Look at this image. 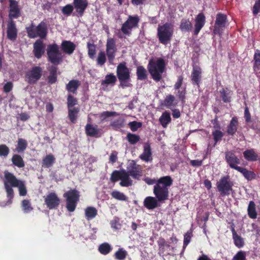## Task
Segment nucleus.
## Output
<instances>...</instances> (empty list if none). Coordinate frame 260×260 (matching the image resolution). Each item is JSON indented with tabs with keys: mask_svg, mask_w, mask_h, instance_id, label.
<instances>
[{
	"mask_svg": "<svg viewBox=\"0 0 260 260\" xmlns=\"http://www.w3.org/2000/svg\"><path fill=\"white\" fill-rule=\"evenodd\" d=\"M173 180L170 176H165L157 179L153 186L155 197H147L144 200V206L148 210H152L159 206L158 202H162L169 198V188L173 184Z\"/></svg>",
	"mask_w": 260,
	"mask_h": 260,
	"instance_id": "1",
	"label": "nucleus"
},
{
	"mask_svg": "<svg viewBox=\"0 0 260 260\" xmlns=\"http://www.w3.org/2000/svg\"><path fill=\"white\" fill-rule=\"evenodd\" d=\"M147 69L153 80L159 82L161 80L162 75L166 70L165 61L162 58H158L156 60L150 59Z\"/></svg>",
	"mask_w": 260,
	"mask_h": 260,
	"instance_id": "2",
	"label": "nucleus"
},
{
	"mask_svg": "<svg viewBox=\"0 0 260 260\" xmlns=\"http://www.w3.org/2000/svg\"><path fill=\"white\" fill-rule=\"evenodd\" d=\"M116 76L119 81V86L122 88L132 86L131 83V70L127 67L125 62H122L118 64L116 68Z\"/></svg>",
	"mask_w": 260,
	"mask_h": 260,
	"instance_id": "3",
	"label": "nucleus"
},
{
	"mask_svg": "<svg viewBox=\"0 0 260 260\" xmlns=\"http://www.w3.org/2000/svg\"><path fill=\"white\" fill-rule=\"evenodd\" d=\"M47 24L44 20L41 21L37 26L31 23L29 26L26 27L27 36L30 39L39 37V39H45L47 37Z\"/></svg>",
	"mask_w": 260,
	"mask_h": 260,
	"instance_id": "4",
	"label": "nucleus"
},
{
	"mask_svg": "<svg viewBox=\"0 0 260 260\" xmlns=\"http://www.w3.org/2000/svg\"><path fill=\"white\" fill-rule=\"evenodd\" d=\"M173 27L171 23L166 22L159 25L157 27V36L159 42L164 45L169 43L173 35Z\"/></svg>",
	"mask_w": 260,
	"mask_h": 260,
	"instance_id": "5",
	"label": "nucleus"
},
{
	"mask_svg": "<svg viewBox=\"0 0 260 260\" xmlns=\"http://www.w3.org/2000/svg\"><path fill=\"white\" fill-rule=\"evenodd\" d=\"M47 54L48 60L52 66H57L62 61V56L59 48L56 43L49 44L47 47Z\"/></svg>",
	"mask_w": 260,
	"mask_h": 260,
	"instance_id": "6",
	"label": "nucleus"
},
{
	"mask_svg": "<svg viewBox=\"0 0 260 260\" xmlns=\"http://www.w3.org/2000/svg\"><path fill=\"white\" fill-rule=\"evenodd\" d=\"M63 197L66 199L68 211L70 212L74 211L79 201V192L75 189H70L63 194Z\"/></svg>",
	"mask_w": 260,
	"mask_h": 260,
	"instance_id": "7",
	"label": "nucleus"
},
{
	"mask_svg": "<svg viewBox=\"0 0 260 260\" xmlns=\"http://www.w3.org/2000/svg\"><path fill=\"white\" fill-rule=\"evenodd\" d=\"M233 183L231 181L229 176L221 178L217 183V188L222 196L229 195L233 192Z\"/></svg>",
	"mask_w": 260,
	"mask_h": 260,
	"instance_id": "8",
	"label": "nucleus"
},
{
	"mask_svg": "<svg viewBox=\"0 0 260 260\" xmlns=\"http://www.w3.org/2000/svg\"><path fill=\"white\" fill-rule=\"evenodd\" d=\"M5 178L9 182L12 186L18 188L20 196H26L27 190L25 184L22 181L17 179L13 174L10 172L5 173Z\"/></svg>",
	"mask_w": 260,
	"mask_h": 260,
	"instance_id": "9",
	"label": "nucleus"
},
{
	"mask_svg": "<svg viewBox=\"0 0 260 260\" xmlns=\"http://www.w3.org/2000/svg\"><path fill=\"white\" fill-rule=\"evenodd\" d=\"M140 19L137 15H129L127 20L122 24L121 30L123 34L129 36L131 34L133 28L138 26Z\"/></svg>",
	"mask_w": 260,
	"mask_h": 260,
	"instance_id": "10",
	"label": "nucleus"
},
{
	"mask_svg": "<svg viewBox=\"0 0 260 260\" xmlns=\"http://www.w3.org/2000/svg\"><path fill=\"white\" fill-rule=\"evenodd\" d=\"M43 70L40 66L32 67L26 73V78L29 84H34L39 80L42 76Z\"/></svg>",
	"mask_w": 260,
	"mask_h": 260,
	"instance_id": "11",
	"label": "nucleus"
},
{
	"mask_svg": "<svg viewBox=\"0 0 260 260\" xmlns=\"http://www.w3.org/2000/svg\"><path fill=\"white\" fill-rule=\"evenodd\" d=\"M226 23V15L220 13H218L216 16V19L214 24V29L213 30L214 34L220 35L222 32L223 30L225 28Z\"/></svg>",
	"mask_w": 260,
	"mask_h": 260,
	"instance_id": "12",
	"label": "nucleus"
},
{
	"mask_svg": "<svg viewBox=\"0 0 260 260\" xmlns=\"http://www.w3.org/2000/svg\"><path fill=\"white\" fill-rule=\"evenodd\" d=\"M44 202L50 210L56 209L60 204V200L55 192H50L44 198Z\"/></svg>",
	"mask_w": 260,
	"mask_h": 260,
	"instance_id": "13",
	"label": "nucleus"
},
{
	"mask_svg": "<svg viewBox=\"0 0 260 260\" xmlns=\"http://www.w3.org/2000/svg\"><path fill=\"white\" fill-rule=\"evenodd\" d=\"M126 173L133 178L139 179L142 175V168L140 165L133 161L127 167Z\"/></svg>",
	"mask_w": 260,
	"mask_h": 260,
	"instance_id": "14",
	"label": "nucleus"
},
{
	"mask_svg": "<svg viewBox=\"0 0 260 260\" xmlns=\"http://www.w3.org/2000/svg\"><path fill=\"white\" fill-rule=\"evenodd\" d=\"M18 36V29L15 22L12 19L9 20L7 22V38L14 41Z\"/></svg>",
	"mask_w": 260,
	"mask_h": 260,
	"instance_id": "15",
	"label": "nucleus"
},
{
	"mask_svg": "<svg viewBox=\"0 0 260 260\" xmlns=\"http://www.w3.org/2000/svg\"><path fill=\"white\" fill-rule=\"evenodd\" d=\"M116 52V42L113 38H108L106 43V54L110 62L113 61Z\"/></svg>",
	"mask_w": 260,
	"mask_h": 260,
	"instance_id": "16",
	"label": "nucleus"
},
{
	"mask_svg": "<svg viewBox=\"0 0 260 260\" xmlns=\"http://www.w3.org/2000/svg\"><path fill=\"white\" fill-rule=\"evenodd\" d=\"M45 44L42 40L38 39L33 45V54L37 59H40L45 52Z\"/></svg>",
	"mask_w": 260,
	"mask_h": 260,
	"instance_id": "17",
	"label": "nucleus"
},
{
	"mask_svg": "<svg viewBox=\"0 0 260 260\" xmlns=\"http://www.w3.org/2000/svg\"><path fill=\"white\" fill-rule=\"evenodd\" d=\"M88 5L87 0H74L73 6L76 9L77 17H82Z\"/></svg>",
	"mask_w": 260,
	"mask_h": 260,
	"instance_id": "18",
	"label": "nucleus"
},
{
	"mask_svg": "<svg viewBox=\"0 0 260 260\" xmlns=\"http://www.w3.org/2000/svg\"><path fill=\"white\" fill-rule=\"evenodd\" d=\"M225 160L231 168L237 170V168L239 167L238 165L240 163V160L232 151L225 152Z\"/></svg>",
	"mask_w": 260,
	"mask_h": 260,
	"instance_id": "19",
	"label": "nucleus"
},
{
	"mask_svg": "<svg viewBox=\"0 0 260 260\" xmlns=\"http://www.w3.org/2000/svg\"><path fill=\"white\" fill-rule=\"evenodd\" d=\"M152 154L150 144L149 142H145L143 145V152L140 155V158L145 162L151 161L152 160Z\"/></svg>",
	"mask_w": 260,
	"mask_h": 260,
	"instance_id": "20",
	"label": "nucleus"
},
{
	"mask_svg": "<svg viewBox=\"0 0 260 260\" xmlns=\"http://www.w3.org/2000/svg\"><path fill=\"white\" fill-rule=\"evenodd\" d=\"M194 21L195 24L193 34L194 35H197L205 25L206 18L204 14L203 13H199L196 17Z\"/></svg>",
	"mask_w": 260,
	"mask_h": 260,
	"instance_id": "21",
	"label": "nucleus"
},
{
	"mask_svg": "<svg viewBox=\"0 0 260 260\" xmlns=\"http://www.w3.org/2000/svg\"><path fill=\"white\" fill-rule=\"evenodd\" d=\"M81 85V82L78 80H70L66 85V89L71 94H77V90Z\"/></svg>",
	"mask_w": 260,
	"mask_h": 260,
	"instance_id": "22",
	"label": "nucleus"
},
{
	"mask_svg": "<svg viewBox=\"0 0 260 260\" xmlns=\"http://www.w3.org/2000/svg\"><path fill=\"white\" fill-rule=\"evenodd\" d=\"M9 17L14 18H18L20 16V9L18 7V2L15 0H9Z\"/></svg>",
	"mask_w": 260,
	"mask_h": 260,
	"instance_id": "23",
	"label": "nucleus"
},
{
	"mask_svg": "<svg viewBox=\"0 0 260 260\" xmlns=\"http://www.w3.org/2000/svg\"><path fill=\"white\" fill-rule=\"evenodd\" d=\"M202 71L201 69L198 66H193L191 75V79L193 85H197L199 86L201 79Z\"/></svg>",
	"mask_w": 260,
	"mask_h": 260,
	"instance_id": "24",
	"label": "nucleus"
},
{
	"mask_svg": "<svg viewBox=\"0 0 260 260\" xmlns=\"http://www.w3.org/2000/svg\"><path fill=\"white\" fill-rule=\"evenodd\" d=\"M63 52L69 55L72 54L76 49V45L70 41H63L61 44Z\"/></svg>",
	"mask_w": 260,
	"mask_h": 260,
	"instance_id": "25",
	"label": "nucleus"
},
{
	"mask_svg": "<svg viewBox=\"0 0 260 260\" xmlns=\"http://www.w3.org/2000/svg\"><path fill=\"white\" fill-rule=\"evenodd\" d=\"M177 105V102H176V98L175 96L172 94H168L167 95L164 101L161 103V106L168 109L175 107Z\"/></svg>",
	"mask_w": 260,
	"mask_h": 260,
	"instance_id": "26",
	"label": "nucleus"
},
{
	"mask_svg": "<svg viewBox=\"0 0 260 260\" xmlns=\"http://www.w3.org/2000/svg\"><path fill=\"white\" fill-rule=\"evenodd\" d=\"M48 71L49 75L48 76V82L50 84H54L57 80V70L58 68L56 66H51L49 67Z\"/></svg>",
	"mask_w": 260,
	"mask_h": 260,
	"instance_id": "27",
	"label": "nucleus"
},
{
	"mask_svg": "<svg viewBox=\"0 0 260 260\" xmlns=\"http://www.w3.org/2000/svg\"><path fill=\"white\" fill-rule=\"evenodd\" d=\"M157 244L159 247V253L160 255L162 254V256L171 255L169 252L166 253H165L166 248H170L171 246L167 243L165 239L160 238L157 241Z\"/></svg>",
	"mask_w": 260,
	"mask_h": 260,
	"instance_id": "28",
	"label": "nucleus"
},
{
	"mask_svg": "<svg viewBox=\"0 0 260 260\" xmlns=\"http://www.w3.org/2000/svg\"><path fill=\"white\" fill-rule=\"evenodd\" d=\"M238 125L237 118L236 117H233L227 127V133L230 135H234L237 131Z\"/></svg>",
	"mask_w": 260,
	"mask_h": 260,
	"instance_id": "29",
	"label": "nucleus"
},
{
	"mask_svg": "<svg viewBox=\"0 0 260 260\" xmlns=\"http://www.w3.org/2000/svg\"><path fill=\"white\" fill-rule=\"evenodd\" d=\"M55 158L52 154L46 155L42 159V166L46 168H50L55 163Z\"/></svg>",
	"mask_w": 260,
	"mask_h": 260,
	"instance_id": "30",
	"label": "nucleus"
},
{
	"mask_svg": "<svg viewBox=\"0 0 260 260\" xmlns=\"http://www.w3.org/2000/svg\"><path fill=\"white\" fill-rule=\"evenodd\" d=\"M4 186L7 192V196L8 199V203L11 204L12 203V200L14 198V191L9 182L7 181L6 179L4 180Z\"/></svg>",
	"mask_w": 260,
	"mask_h": 260,
	"instance_id": "31",
	"label": "nucleus"
},
{
	"mask_svg": "<svg viewBox=\"0 0 260 260\" xmlns=\"http://www.w3.org/2000/svg\"><path fill=\"white\" fill-rule=\"evenodd\" d=\"M159 121L163 127H167L168 124L171 121L170 113L167 111L163 112L159 118Z\"/></svg>",
	"mask_w": 260,
	"mask_h": 260,
	"instance_id": "32",
	"label": "nucleus"
},
{
	"mask_svg": "<svg viewBox=\"0 0 260 260\" xmlns=\"http://www.w3.org/2000/svg\"><path fill=\"white\" fill-rule=\"evenodd\" d=\"M237 170L240 172L248 180H252L255 178V174L252 171H248L245 168L239 167Z\"/></svg>",
	"mask_w": 260,
	"mask_h": 260,
	"instance_id": "33",
	"label": "nucleus"
},
{
	"mask_svg": "<svg viewBox=\"0 0 260 260\" xmlns=\"http://www.w3.org/2000/svg\"><path fill=\"white\" fill-rule=\"evenodd\" d=\"M97 214L98 210L93 207H87L85 209V215L87 220L93 219Z\"/></svg>",
	"mask_w": 260,
	"mask_h": 260,
	"instance_id": "34",
	"label": "nucleus"
},
{
	"mask_svg": "<svg viewBox=\"0 0 260 260\" xmlns=\"http://www.w3.org/2000/svg\"><path fill=\"white\" fill-rule=\"evenodd\" d=\"M96 127H94L92 125L87 123L85 126V133L86 135L89 137H97L99 132V130Z\"/></svg>",
	"mask_w": 260,
	"mask_h": 260,
	"instance_id": "35",
	"label": "nucleus"
},
{
	"mask_svg": "<svg viewBox=\"0 0 260 260\" xmlns=\"http://www.w3.org/2000/svg\"><path fill=\"white\" fill-rule=\"evenodd\" d=\"M13 164L19 168L24 167L25 162L22 157L19 154H14L11 158Z\"/></svg>",
	"mask_w": 260,
	"mask_h": 260,
	"instance_id": "36",
	"label": "nucleus"
},
{
	"mask_svg": "<svg viewBox=\"0 0 260 260\" xmlns=\"http://www.w3.org/2000/svg\"><path fill=\"white\" fill-rule=\"evenodd\" d=\"M117 81L116 77L112 73L106 75L105 79L101 82L102 85H114Z\"/></svg>",
	"mask_w": 260,
	"mask_h": 260,
	"instance_id": "37",
	"label": "nucleus"
},
{
	"mask_svg": "<svg viewBox=\"0 0 260 260\" xmlns=\"http://www.w3.org/2000/svg\"><path fill=\"white\" fill-rule=\"evenodd\" d=\"M129 175L126 173V171H125V172L123 173V175L122 176L120 182L119 183V184L120 186L123 187H128L132 185L133 184V181L132 180L129 178Z\"/></svg>",
	"mask_w": 260,
	"mask_h": 260,
	"instance_id": "38",
	"label": "nucleus"
},
{
	"mask_svg": "<svg viewBox=\"0 0 260 260\" xmlns=\"http://www.w3.org/2000/svg\"><path fill=\"white\" fill-rule=\"evenodd\" d=\"M68 109V117L71 121L75 123L76 122L79 109L78 108L74 107Z\"/></svg>",
	"mask_w": 260,
	"mask_h": 260,
	"instance_id": "39",
	"label": "nucleus"
},
{
	"mask_svg": "<svg viewBox=\"0 0 260 260\" xmlns=\"http://www.w3.org/2000/svg\"><path fill=\"white\" fill-rule=\"evenodd\" d=\"M192 25L189 19H182L180 24V29L182 31L188 32L191 30Z\"/></svg>",
	"mask_w": 260,
	"mask_h": 260,
	"instance_id": "40",
	"label": "nucleus"
},
{
	"mask_svg": "<svg viewBox=\"0 0 260 260\" xmlns=\"http://www.w3.org/2000/svg\"><path fill=\"white\" fill-rule=\"evenodd\" d=\"M245 158L248 161H256L257 160L258 155L253 149L247 150L243 152Z\"/></svg>",
	"mask_w": 260,
	"mask_h": 260,
	"instance_id": "41",
	"label": "nucleus"
},
{
	"mask_svg": "<svg viewBox=\"0 0 260 260\" xmlns=\"http://www.w3.org/2000/svg\"><path fill=\"white\" fill-rule=\"evenodd\" d=\"M247 212L249 217L252 219H255L257 217V213L256 211L255 204L253 201H250L248 208Z\"/></svg>",
	"mask_w": 260,
	"mask_h": 260,
	"instance_id": "42",
	"label": "nucleus"
},
{
	"mask_svg": "<svg viewBox=\"0 0 260 260\" xmlns=\"http://www.w3.org/2000/svg\"><path fill=\"white\" fill-rule=\"evenodd\" d=\"M253 70L257 71L260 70V50L256 49L253 57Z\"/></svg>",
	"mask_w": 260,
	"mask_h": 260,
	"instance_id": "43",
	"label": "nucleus"
},
{
	"mask_svg": "<svg viewBox=\"0 0 260 260\" xmlns=\"http://www.w3.org/2000/svg\"><path fill=\"white\" fill-rule=\"evenodd\" d=\"M175 90L176 91V95L178 99L181 101L182 104H185L186 94V88L184 87Z\"/></svg>",
	"mask_w": 260,
	"mask_h": 260,
	"instance_id": "44",
	"label": "nucleus"
},
{
	"mask_svg": "<svg viewBox=\"0 0 260 260\" xmlns=\"http://www.w3.org/2000/svg\"><path fill=\"white\" fill-rule=\"evenodd\" d=\"M136 74L138 80H144L147 78V71L143 66H140L137 67Z\"/></svg>",
	"mask_w": 260,
	"mask_h": 260,
	"instance_id": "45",
	"label": "nucleus"
},
{
	"mask_svg": "<svg viewBox=\"0 0 260 260\" xmlns=\"http://www.w3.org/2000/svg\"><path fill=\"white\" fill-rule=\"evenodd\" d=\"M125 170L121 169L120 170L114 171L111 175L110 180L112 182H115L118 180H120L123 175V173L125 172Z\"/></svg>",
	"mask_w": 260,
	"mask_h": 260,
	"instance_id": "46",
	"label": "nucleus"
},
{
	"mask_svg": "<svg viewBox=\"0 0 260 260\" xmlns=\"http://www.w3.org/2000/svg\"><path fill=\"white\" fill-rule=\"evenodd\" d=\"M112 249L111 246L106 242L101 244L99 247V252L104 255H106L110 253Z\"/></svg>",
	"mask_w": 260,
	"mask_h": 260,
	"instance_id": "47",
	"label": "nucleus"
},
{
	"mask_svg": "<svg viewBox=\"0 0 260 260\" xmlns=\"http://www.w3.org/2000/svg\"><path fill=\"white\" fill-rule=\"evenodd\" d=\"M27 146V141L24 139L19 138L18 140L16 151L18 153L23 152L26 149Z\"/></svg>",
	"mask_w": 260,
	"mask_h": 260,
	"instance_id": "48",
	"label": "nucleus"
},
{
	"mask_svg": "<svg viewBox=\"0 0 260 260\" xmlns=\"http://www.w3.org/2000/svg\"><path fill=\"white\" fill-rule=\"evenodd\" d=\"M192 232L191 230L188 231L184 235L183 246L181 253H183L188 244L191 241L192 237Z\"/></svg>",
	"mask_w": 260,
	"mask_h": 260,
	"instance_id": "49",
	"label": "nucleus"
},
{
	"mask_svg": "<svg viewBox=\"0 0 260 260\" xmlns=\"http://www.w3.org/2000/svg\"><path fill=\"white\" fill-rule=\"evenodd\" d=\"M110 126L115 130L123 127L124 126V119L122 118L116 119L110 123Z\"/></svg>",
	"mask_w": 260,
	"mask_h": 260,
	"instance_id": "50",
	"label": "nucleus"
},
{
	"mask_svg": "<svg viewBox=\"0 0 260 260\" xmlns=\"http://www.w3.org/2000/svg\"><path fill=\"white\" fill-rule=\"evenodd\" d=\"M88 56L93 59L96 54V45L93 43L88 42L87 43Z\"/></svg>",
	"mask_w": 260,
	"mask_h": 260,
	"instance_id": "51",
	"label": "nucleus"
},
{
	"mask_svg": "<svg viewBox=\"0 0 260 260\" xmlns=\"http://www.w3.org/2000/svg\"><path fill=\"white\" fill-rule=\"evenodd\" d=\"M234 244L239 248L243 247L245 244V241L243 238L238 234L233 237Z\"/></svg>",
	"mask_w": 260,
	"mask_h": 260,
	"instance_id": "52",
	"label": "nucleus"
},
{
	"mask_svg": "<svg viewBox=\"0 0 260 260\" xmlns=\"http://www.w3.org/2000/svg\"><path fill=\"white\" fill-rule=\"evenodd\" d=\"M126 139L131 144L134 145L140 141V137L139 135L129 133L127 134Z\"/></svg>",
	"mask_w": 260,
	"mask_h": 260,
	"instance_id": "53",
	"label": "nucleus"
},
{
	"mask_svg": "<svg viewBox=\"0 0 260 260\" xmlns=\"http://www.w3.org/2000/svg\"><path fill=\"white\" fill-rule=\"evenodd\" d=\"M106 62V54L104 51H100L98 55L96 63L98 65L102 67Z\"/></svg>",
	"mask_w": 260,
	"mask_h": 260,
	"instance_id": "54",
	"label": "nucleus"
},
{
	"mask_svg": "<svg viewBox=\"0 0 260 260\" xmlns=\"http://www.w3.org/2000/svg\"><path fill=\"white\" fill-rule=\"evenodd\" d=\"M127 252L123 248H119L115 253V258L117 260H123L125 259L127 256Z\"/></svg>",
	"mask_w": 260,
	"mask_h": 260,
	"instance_id": "55",
	"label": "nucleus"
},
{
	"mask_svg": "<svg viewBox=\"0 0 260 260\" xmlns=\"http://www.w3.org/2000/svg\"><path fill=\"white\" fill-rule=\"evenodd\" d=\"M220 95L222 100L225 102H230L231 100V91L222 88L220 90Z\"/></svg>",
	"mask_w": 260,
	"mask_h": 260,
	"instance_id": "56",
	"label": "nucleus"
},
{
	"mask_svg": "<svg viewBox=\"0 0 260 260\" xmlns=\"http://www.w3.org/2000/svg\"><path fill=\"white\" fill-rule=\"evenodd\" d=\"M111 195L112 198L119 201H126L127 200V197L123 193L117 190L113 191Z\"/></svg>",
	"mask_w": 260,
	"mask_h": 260,
	"instance_id": "57",
	"label": "nucleus"
},
{
	"mask_svg": "<svg viewBox=\"0 0 260 260\" xmlns=\"http://www.w3.org/2000/svg\"><path fill=\"white\" fill-rule=\"evenodd\" d=\"M21 206L24 213H28L33 210V208L28 200H23L21 203Z\"/></svg>",
	"mask_w": 260,
	"mask_h": 260,
	"instance_id": "58",
	"label": "nucleus"
},
{
	"mask_svg": "<svg viewBox=\"0 0 260 260\" xmlns=\"http://www.w3.org/2000/svg\"><path fill=\"white\" fill-rule=\"evenodd\" d=\"M78 104L77 99L69 93L67 96L68 108H74L73 107Z\"/></svg>",
	"mask_w": 260,
	"mask_h": 260,
	"instance_id": "59",
	"label": "nucleus"
},
{
	"mask_svg": "<svg viewBox=\"0 0 260 260\" xmlns=\"http://www.w3.org/2000/svg\"><path fill=\"white\" fill-rule=\"evenodd\" d=\"M74 10V6L71 4H68L62 7L61 9L62 13L66 16H70Z\"/></svg>",
	"mask_w": 260,
	"mask_h": 260,
	"instance_id": "60",
	"label": "nucleus"
},
{
	"mask_svg": "<svg viewBox=\"0 0 260 260\" xmlns=\"http://www.w3.org/2000/svg\"><path fill=\"white\" fill-rule=\"evenodd\" d=\"M128 125H129L132 131L136 132L138 129V128L142 127V123L140 122H137L136 121H134L129 122Z\"/></svg>",
	"mask_w": 260,
	"mask_h": 260,
	"instance_id": "61",
	"label": "nucleus"
},
{
	"mask_svg": "<svg viewBox=\"0 0 260 260\" xmlns=\"http://www.w3.org/2000/svg\"><path fill=\"white\" fill-rule=\"evenodd\" d=\"M212 135L215 141L214 145H215L216 143L221 140V139L223 136V133L219 130H216L213 133Z\"/></svg>",
	"mask_w": 260,
	"mask_h": 260,
	"instance_id": "62",
	"label": "nucleus"
},
{
	"mask_svg": "<svg viewBox=\"0 0 260 260\" xmlns=\"http://www.w3.org/2000/svg\"><path fill=\"white\" fill-rule=\"evenodd\" d=\"M9 152L10 149L7 145L5 144L0 145V156L6 157Z\"/></svg>",
	"mask_w": 260,
	"mask_h": 260,
	"instance_id": "63",
	"label": "nucleus"
},
{
	"mask_svg": "<svg viewBox=\"0 0 260 260\" xmlns=\"http://www.w3.org/2000/svg\"><path fill=\"white\" fill-rule=\"evenodd\" d=\"M232 260H246V252L243 251H238L233 257Z\"/></svg>",
	"mask_w": 260,
	"mask_h": 260,
	"instance_id": "64",
	"label": "nucleus"
}]
</instances>
